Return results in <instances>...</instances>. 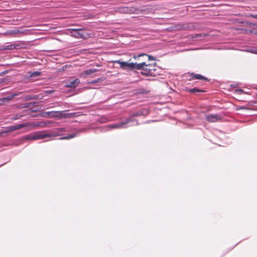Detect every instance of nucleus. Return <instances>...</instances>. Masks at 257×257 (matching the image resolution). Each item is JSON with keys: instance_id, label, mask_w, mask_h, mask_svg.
Listing matches in <instances>:
<instances>
[{"instance_id": "nucleus-1", "label": "nucleus", "mask_w": 257, "mask_h": 257, "mask_svg": "<svg viewBox=\"0 0 257 257\" xmlns=\"http://www.w3.org/2000/svg\"><path fill=\"white\" fill-rule=\"evenodd\" d=\"M64 129L63 128H57L52 133H48L45 131L36 132L32 134L26 135L24 137L25 140H36L43 139L48 137L61 136L63 134Z\"/></svg>"}, {"instance_id": "nucleus-2", "label": "nucleus", "mask_w": 257, "mask_h": 257, "mask_svg": "<svg viewBox=\"0 0 257 257\" xmlns=\"http://www.w3.org/2000/svg\"><path fill=\"white\" fill-rule=\"evenodd\" d=\"M157 65L155 63H146L142 62L138 63L137 66V69L141 70V73L144 76H155L157 74Z\"/></svg>"}, {"instance_id": "nucleus-3", "label": "nucleus", "mask_w": 257, "mask_h": 257, "mask_svg": "<svg viewBox=\"0 0 257 257\" xmlns=\"http://www.w3.org/2000/svg\"><path fill=\"white\" fill-rule=\"evenodd\" d=\"M65 34L71 36L76 38L87 39L89 35L83 29H65Z\"/></svg>"}, {"instance_id": "nucleus-4", "label": "nucleus", "mask_w": 257, "mask_h": 257, "mask_svg": "<svg viewBox=\"0 0 257 257\" xmlns=\"http://www.w3.org/2000/svg\"><path fill=\"white\" fill-rule=\"evenodd\" d=\"M23 44L22 42H15L13 43H6L0 46V50H18L23 48Z\"/></svg>"}, {"instance_id": "nucleus-5", "label": "nucleus", "mask_w": 257, "mask_h": 257, "mask_svg": "<svg viewBox=\"0 0 257 257\" xmlns=\"http://www.w3.org/2000/svg\"><path fill=\"white\" fill-rule=\"evenodd\" d=\"M112 63L120 64V67L123 70H133L135 69H137V65H138V63H128L127 62L121 61L120 60L113 61Z\"/></svg>"}, {"instance_id": "nucleus-6", "label": "nucleus", "mask_w": 257, "mask_h": 257, "mask_svg": "<svg viewBox=\"0 0 257 257\" xmlns=\"http://www.w3.org/2000/svg\"><path fill=\"white\" fill-rule=\"evenodd\" d=\"M205 119L209 122H215L220 121L221 117L217 114H209L205 116Z\"/></svg>"}, {"instance_id": "nucleus-7", "label": "nucleus", "mask_w": 257, "mask_h": 257, "mask_svg": "<svg viewBox=\"0 0 257 257\" xmlns=\"http://www.w3.org/2000/svg\"><path fill=\"white\" fill-rule=\"evenodd\" d=\"M133 119L131 117H127L125 119V120L123 121L119 122L116 124H113L111 125V128H121L124 127V125L127 124L128 123L132 121Z\"/></svg>"}, {"instance_id": "nucleus-8", "label": "nucleus", "mask_w": 257, "mask_h": 257, "mask_svg": "<svg viewBox=\"0 0 257 257\" xmlns=\"http://www.w3.org/2000/svg\"><path fill=\"white\" fill-rule=\"evenodd\" d=\"M80 83V81L78 79H74L72 81H67L65 84V87L75 88Z\"/></svg>"}, {"instance_id": "nucleus-9", "label": "nucleus", "mask_w": 257, "mask_h": 257, "mask_svg": "<svg viewBox=\"0 0 257 257\" xmlns=\"http://www.w3.org/2000/svg\"><path fill=\"white\" fill-rule=\"evenodd\" d=\"M30 123H32V124L30 125V127L28 128L27 131H30L32 130L33 128L36 127L37 126H41V127H44L45 125H47V124L49 123V122H40L38 123H35L34 122H29Z\"/></svg>"}, {"instance_id": "nucleus-10", "label": "nucleus", "mask_w": 257, "mask_h": 257, "mask_svg": "<svg viewBox=\"0 0 257 257\" xmlns=\"http://www.w3.org/2000/svg\"><path fill=\"white\" fill-rule=\"evenodd\" d=\"M63 112V111H53L48 112H47V113L49 115L50 117H61L62 116Z\"/></svg>"}, {"instance_id": "nucleus-11", "label": "nucleus", "mask_w": 257, "mask_h": 257, "mask_svg": "<svg viewBox=\"0 0 257 257\" xmlns=\"http://www.w3.org/2000/svg\"><path fill=\"white\" fill-rule=\"evenodd\" d=\"M17 95V94H12L11 96L8 97L0 98V105L5 104L6 102L10 100L13 97Z\"/></svg>"}, {"instance_id": "nucleus-12", "label": "nucleus", "mask_w": 257, "mask_h": 257, "mask_svg": "<svg viewBox=\"0 0 257 257\" xmlns=\"http://www.w3.org/2000/svg\"><path fill=\"white\" fill-rule=\"evenodd\" d=\"M26 115H27V111L25 110L22 112H20V113H18L15 114L14 116H12L11 119L13 120H15L17 119H20L21 118H22L23 116H26Z\"/></svg>"}, {"instance_id": "nucleus-13", "label": "nucleus", "mask_w": 257, "mask_h": 257, "mask_svg": "<svg viewBox=\"0 0 257 257\" xmlns=\"http://www.w3.org/2000/svg\"><path fill=\"white\" fill-rule=\"evenodd\" d=\"M190 76H192V78L190 79H201V80H205L207 81H208L209 80L205 77L204 76H203L201 74H195L194 73H192L190 75Z\"/></svg>"}, {"instance_id": "nucleus-14", "label": "nucleus", "mask_w": 257, "mask_h": 257, "mask_svg": "<svg viewBox=\"0 0 257 257\" xmlns=\"http://www.w3.org/2000/svg\"><path fill=\"white\" fill-rule=\"evenodd\" d=\"M32 124V123H30L29 122H27L26 123H23L21 124H19L17 125H14L15 130L21 129L23 127H30V125Z\"/></svg>"}, {"instance_id": "nucleus-15", "label": "nucleus", "mask_w": 257, "mask_h": 257, "mask_svg": "<svg viewBox=\"0 0 257 257\" xmlns=\"http://www.w3.org/2000/svg\"><path fill=\"white\" fill-rule=\"evenodd\" d=\"M117 11L121 13H130L131 10L127 7L118 8Z\"/></svg>"}, {"instance_id": "nucleus-16", "label": "nucleus", "mask_w": 257, "mask_h": 257, "mask_svg": "<svg viewBox=\"0 0 257 257\" xmlns=\"http://www.w3.org/2000/svg\"><path fill=\"white\" fill-rule=\"evenodd\" d=\"M188 91L191 93H195V92H205V91L204 90H202L201 89H200L199 88H197L196 87H194L192 89H190L188 90Z\"/></svg>"}, {"instance_id": "nucleus-17", "label": "nucleus", "mask_w": 257, "mask_h": 257, "mask_svg": "<svg viewBox=\"0 0 257 257\" xmlns=\"http://www.w3.org/2000/svg\"><path fill=\"white\" fill-rule=\"evenodd\" d=\"M14 131H15V126L14 125H11V126H10L8 127H7L5 131V133L6 134H7L8 133H9V132H13Z\"/></svg>"}, {"instance_id": "nucleus-18", "label": "nucleus", "mask_w": 257, "mask_h": 257, "mask_svg": "<svg viewBox=\"0 0 257 257\" xmlns=\"http://www.w3.org/2000/svg\"><path fill=\"white\" fill-rule=\"evenodd\" d=\"M97 71V69H87L85 70V74L86 75H90L93 73L96 72Z\"/></svg>"}, {"instance_id": "nucleus-19", "label": "nucleus", "mask_w": 257, "mask_h": 257, "mask_svg": "<svg viewBox=\"0 0 257 257\" xmlns=\"http://www.w3.org/2000/svg\"><path fill=\"white\" fill-rule=\"evenodd\" d=\"M41 73L40 72L35 71L34 72L31 73V74L30 75V76L31 77H38V76H40L41 75Z\"/></svg>"}, {"instance_id": "nucleus-20", "label": "nucleus", "mask_w": 257, "mask_h": 257, "mask_svg": "<svg viewBox=\"0 0 257 257\" xmlns=\"http://www.w3.org/2000/svg\"><path fill=\"white\" fill-rule=\"evenodd\" d=\"M76 135V133H73L71 135H67L65 136V140L66 139H71V138H73L74 137H75Z\"/></svg>"}, {"instance_id": "nucleus-21", "label": "nucleus", "mask_w": 257, "mask_h": 257, "mask_svg": "<svg viewBox=\"0 0 257 257\" xmlns=\"http://www.w3.org/2000/svg\"><path fill=\"white\" fill-rule=\"evenodd\" d=\"M176 28L177 30H184L186 29V26L185 24L178 25Z\"/></svg>"}, {"instance_id": "nucleus-22", "label": "nucleus", "mask_w": 257, "mask_h": 257, "mask_svg": "<svg viewBox=\"0 0 257 257\" xmlns=\"http://www.w3.org/2000/svg\"><path fill=\"white\" fill-rule=\"evenodd\" d=\"M144 55H146V56H148L149 60H151V59H153V60L154 59V58H153V57L152 56H149V55H146V54H144L139 55L137 56H134V58H135V59H137V58L140 57V56H144Z\"/></svg>"}, {"instance_id": "nucleus-23", "label": "nucleus", "mask_w": 257, "mask_h": 257, "mask_svg": "<svg viewBox=\"0 0 257 257\" xmlns=\"http://www.w3.org/2000/svg\"><path fill=\"white\" fill-rule=\"evenodd\" d=\"M102 78H99L97 79H96V80H93V81L90 82L89 83H90V84H94V83H95L99 82L102 81Z\"/></svg>"}, {"instance_id": "nucleus-24", "label": "nucleus", "mask_w": 257, "mask_h": 257, "mask_svg": "<svg viewBox=\"0 0 257 257\" xmlns=\"http://www.w3.org/2000/svg\"><path fill=\"white\" fill-rule=\"evenodd\" d=\"M74 115H75L74 113H69V112L66 113L65 112V118L72 117V116H73Z\"/></svg>"}, {"instance_id": "nucleus-25", "label": "nucleus", "mask_w": 257, "mask_h": 257, "mask_svg": "<svg viewBox=\"0 0 257 257\" xmlns=\"http://www.w3.org/2000/svg\"><path fill=\"white\" fill-rule=\"evenodd\" d=\"M6 136H7V135H6L5 131L0 132V137H5Z\"/></svg>"}, {"instance_id": "nucleus-26", "label": "nucleus", "mask_w": 257, "mask_h": 257, "mask_svg": "<svg viewBox=\"0 0 257 257\" xmlns=\"http://www.w3.org/2000/svg\"><path fill=\"white\" fill-rule=\"evenodd\" d=\"M249 16L257 19V14L256 15L250 14Z\"/></svg>"}, {"instance_id": "nucleus-27", "label": "nucleus", "mask_w": 257, "mask_h": 257, "mask_svg": "<svg viewBox=\"0 0 257 257\" xmlns=\"http://www.w3.org/2000/svg\"><path fill=\"white\" fill-rule=\"evenodd\" d=\"M12 33H14V34H17V33H21V32H20V31L19 30H13Z\"/></svg>"}, {"instance_id": "nucleus-28", "label": "nucleus", "mask_w": 257, "mask_h": 257, "mask_svg": "<svg viewBox=\"0 0 257 257\" xmlns=\"http://www.w3.org/2000/svg\"><path fill=\"white\" fill-rule=\"evenodd\" d=\"M60 139H61V140L64 139V137H61V138H60Z\"/></svg>"}, {"instance_id": "nucleus-29", "label": "nucleus", "mask_w": 257, "mask_h": 257, "mask_svg": "<svg viewBox=\"0 0 257 257\" xmlns=\"http://www.w3.org/2000/svg\"><path fill=\"white\" fill-rule=\"evenodd\" d=\"M237 91H242V90L241 89L238 90Z\"/></svg>"}, {"instance_id": "nucleus-30", "label": "nucleus", "mask_w": 257, "mask_h": 257, "mask_svg": "<svg viewBox=\"0 0 257 257\" xmlns=\"http://www.w3.org/2000/svg\"><path fill=\"white\" fill-rule=\"evenodd\" d=\"M256 103H257V102H256Z\"/></svg>"}]
</instances>
